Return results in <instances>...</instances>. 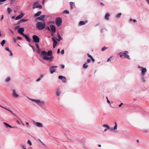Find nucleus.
<instances>
[{
	"instance_id": "28",
	"label": "nucleus",
	"mask_w": 149,
	"mask_h": 149,
	"mask_svg": "<svg viewBox=\"0 0 149 149\" xmlns=\"http://www.w3.org/2000/svg\"><path fill=\"white\" fill-rule=\"evenodd\" d=\"M87 63H86L85 64H84L83 65V68H87L88 67V65L87 64Z\"/></svg>"
},
{
	"instance_id": "34",
	"label": "nucleus",
	"mask_w": 149,
	"mask_h": 149,
	"mask_svg": "<svg viewBox=\"0 0 149 149\" xmlns=\"http://www.w3.org/2000/svg\"><path fill=\"white\" fill-rule=\"evenodd\" d=\"M70 5L71 8L72 9V6L74 4V3L72 2H70Z\"/></svg>"
},
{
	"instance_id": "64",
	"label": "nucleus",
	"mask_w": 149,
	"mask_h": 149,
	"mask_svg": "<svg viewBox=\"0 0 149 149\" xmlns=\"http://www.w3.org/2000/svg\"><path fill=\"white\" fill-rule=\"evenodd\" d=\"M133 22L135 23L137 22L136 20L135 19H134L133 20Z\"/></svg>"
},
{
	"instance_id": "44",
	"label": "nucleus",
	"mask_w": 149,
	"mask_h": 149,
	"mask_svg": "<svg viewBox=\"0 0 149 149\" xmlns=\"http://www.w3.org/2000/svg\"><path fill=\"white\" fill-rule=\"evenodd\" d=\"M91 61L90 59H88L87 60V62H86V63H89Z\"/></svg>"
},
{
	"instance_id": "5",
	"label": "nucleus",
	"mask_w": 149,
	"mask_h": 149,
	"mask_svg": "<svg viewBox=\"0 0 149 149\" xmlns=\"http://www.w3.org/2000/svg\"><path fill=\"white\" fill-rule=\"evenodd\" d=\"M41 56L42 57L43 59L50 62L52 61L54 58V57L53 56H52L50 57H48V56Z\"/></svg>"
},
{
	"instance_id": "47",
	"label": "nucleus",
	"mask_w": 149,
	"mask_h": 149,
	"mask_svg": "<svg viewBox=\"0 0 149 149\" xmlns=\"http://www.w3.org/2000/svg\"><path fill=\"white\" fill-rule=\"evenodd\" d=\"M64 53V49L62 50L61 51V54H63Z\"/></svg>"
},
{
	"instance_id": "38",
	"label": "nucleus",
	"mask_w": 149,
	"mask_h": 149,
	"mask_svg": "<svg viewBox=\"0 0 149 149\" xmlns=\"http://www.w3.org/2000/svg\"><path fill=\"white\" fill-rule=\"evenodd\" d=\"M5 49L6 51H8L9 52H10V51L8 47H6Z\"/></svg>"
},
{
	"instance_id": "27",
	"label": "nucleus",
	"mask_w": 149,
	"mask_h": 149,
	"mask_svg": "<svg viewBox=\"0 0 149 149\" xmlns=\"http://www.w3.org/2000/svg\"><path fill=\"white\" fill-rule=\"evenodd\" d=\"M10 77H8L5 79V81L6 82H8L10 81Z\"/></svg>"
},
{
	"instance_id": "2",
	"label": "nucleus",
	"mask_w": 149,
	"mask_h": 149,
	"mask_svg": "<svg viewBox=\"0 0 149 149\" xmlns=\"http://www.w3.org/2000/svg\"><path fill=\"white\" fill-rule=\"evenodd\" d=\"M45 27V22H38L36 24V27L39 30H41L44 29Z\"/></svg>"
},
{
	"instance_id": "3",
	"label": "nucleus",
	"mask_w": 149,
	"mask_h": 149,
	"mask_svg": "<svg viewBox=\"0 0 149 149\" xmlns=\"http://www.w3.org/2000/svg\"><path fill=\"white\" fill-rule=\"evenodd\" d=\"M41 56H52V51L49 50L47 52L45 51H43L41 52Z\"/></svg>"
},
{
	"instance_id": "8",
	"label": "nucleus",
	"mask_w": 149,
	"mask_h": 149,
	"mask_svg": "<svg viewBox=\"0 0 149 149\" xmlns=\"http://www.w3.org/2000/svg\"><path fill=\"white\" fill-rule=\"evenodd\" d=\"M18 32L23 36L25 34H24V29L23 28H20L18 29Z\"/></svg>"
},
{
	"instance_id": "41",
	"label": "nucleus",
	"mask_w": 149,
	"mask_h": 149,
	"mask_svg": "<svg viewBox=\"0 0 149 149\" xmlns=\"http://www.w3.org/2000/svg\"><path fill=\"white\" fill-rule=\"evenodd\" d=\"M37 103L38 105L41 106L43 105L44 103Z\"/></svg>"
},
{
	"instance_id": "52",
	"label": "nucleus",
	"mask_w": 149,
	"mask_h": 149,
	"mask_svg": "<svg viewBox=\"0 0 149 149\" xmlns=\"http://www.w3.org/2000/svg\"><path fill=\"white\" fill-rule=\"evenodd\" d=\"M87 55H88V56L89 57H90V58H92V57H92V56L91 55H90V54H88Z\"/></svg>"
},
{
	"instance_id": "24",
	"label": "nucleus",
	"mask_w": 149,
	"mask_h": 149,
	"mask_svg": "<svg viewBox=\"0 0 149 149\" xmlns=\"http://www.w3.org/2000/svg\"><path fill=\"white\" fill-rule=\"evenodd\" d=\"M41 13V11L38 12L37 13L35 14L34 16L36 17L39 16Z\"/></svg>"
},
{
	"instance_id": "32",
	"label": "nucleus",
	"mask_w": 149,
	"mask_h": 149,
	"mask_svg": "<svg viewBox=\"0 0 149 149\" xmlns=\"http://www.w3.org/2000/svg\"><path fill=\"white\" fill-rule=\"evenodd\" d=\"M119 55L120 57L121 58H122L123 56V52H122L119 53Z\"/></svg>"
},
{
	"instance_id": "29",
	"label": "nucleus",
	"mask_w": 149,
	"mask_h": 149,
	"mask_svg": "<svg viewBox=\"0 0 149 149\" xmlns=\"http://www.w3.org/2000/svg\"><path fill=\"white\" fill-rule=\"evenodd\" d=\"M6 40H3L1 43V45L2 46H3V45H4V44L6 43Z\"/></svg>"
},
{
	"instance_id": "22",
	"label": "nucleus",
	"mask_w": 149,
	"mask_h": 149,
	"mask_svg": "<svg viewBox=\"0 0 149 149\" xmlns=\"http://www.w3.org/2000/svg\"><path fill=\"white\" fill-rule=\"evenodd\" d=\"M43 76L44 75L43 74H41L40 75V77L36 80V81L37 82L39 81L43 77Z\"/></svg>"
},
{
	"instance_id": "54",
	"label": "nucleus",
	"mask_w": 149,
	"mask_h": 149,
	"mask_svg": "<svg viewBox=\"0 0 149 149\" xmlns=\"http://www.w3.org/2000/svg\"><path fill=\"white\" fill-rule=\"evenodd\" d=\"M13 40L15 42H16V39L15 38H13Z\"/></svg>"
},
{
	"instance_id": "61",
	"label": "nucleus",
	"mask_w": 149,
	"mask_h": 149,
	"mask_svg": "<svg viewBox=\"0 0 149 149\" xmlns=\"http://www.w3.org/2000/svg\"><path fill=\"white\" fill-rule=\"evenodd\" d=\"M123 104V103H120V104L119 105L118 107H121Z\"/></svg>"
},
{
	"instance_id": "56",
	"label": "nucleus",
	"mask_w": 149,
	"mask_h": 149,
	"mask_svg": "<svg viewBox=\"0 0 149 149\" xmlns=\"http://www.w3.org/2000/svg\"><path fill=\"white\" fill-rule=\"evenodd\" d=\"M36 45L37 48V49L39 48V47L38 45V44H36Z\"/></svg>"
},
{
	"instance_id": "21",
	"label": "nucleus",
	"mask_w": 149,
	"mask_h": 149,
	"mask_svg": "<svg viewBox=\"0 0 149 149\" xmlns=\"http://www.w3.org/2000/svg\"><path fill=\"white\" fill-rule=\"evenodd\" d=\"M110 16V14L109 13H107L105 16V19L106 20L109 19V17Z\"/></svg>"
},
{
	"instance_id": "35",
	"label": "nucleus",
	"mask_w": 149,
	"mask_h": 149,
	"mask_svg": "<svg viewBox=\"0 0 149 149\" xmlns=\"http://www.w3.org/2000/svg\"><path fill=\"white\" fill-rule=\"evenodd\" d=\"M107 48H108V47H104L102 48V51H104V50H105Z\"/></svg>"
},
{
	"instance_id": "20",
	"label": "nucleus",
	"mask_w": 149,
	"mask_h": 149,
	"mask_svg": "<svg viewBox=\"0 0 149 149\" xmlns=\"http://www.w3.org/2000/svg\"><path fill=\"white\" fill-rule=\"evenodd\" d=\"M87 22V21L85 22L83 21H81L79 22V26L83 25H85Z\"/></svg>"
},
{
	"instance_id": "45",
	"label": "nucleus",
	"mask_w": 149,
	"mask_h": 149,
	"mask_svg": "<svg viewBox=\"0 0 149 149\" xmlns=\"http://www.w3.org/2000/svg\"><path fill=\"white\" fill-rule=\"evenodd\" d=\"M3 124L5 125H6V126H8V125H9V124H8V123H5V122H4L3 123Z\"/></svg>"
},
{
	"instance_id": "46",
	"label": "nucleus",
	"mask_w": 149,
	"mask_h": 149,
	"mask_svg": "<svg viewBox=\"0 0 149 149\" xmlns=\"http://www.w3.org/2000/svg\"><path fill=\"white\" fill-rule=\"evenodd\" d=\"M8 127H9L10 128H13L15 127H12L11 125H9Z\"/></svg>"
},
{
	"instance_id": "63",
	"label": "nucleus",
	"mask_w": 149,
	"mask_h": 149,
	"mask_svg": "<svg viewBox=\"0 0 149 149\" xmlns=\"http://www.w3.org/2000/svg\"><path fill=\"white\" fill-rule=\"evenodd\" d=\"M61 66L62 68H64L65 67V66L64 65H62Z\"/></svg>"
},
{
	"instance_id": "25",
	"label": "nucleus",
	"mask_w": 149,
	"mask_h": 149,
	"mask_svg": "<svg viewBox=\"0 0 149 149\" xmlns=\"http://www.w3.org/2000/svg\"><path fill=\"white\" fill-rule=\"evenodd\" d=\"M45 17V15H41L40 17L38 18V19L40 20H42L44 17Z\"/></svg>"
},
{
	"instance_id": "6",
	"label": "nucleus",
	"mask_w": 149,
	"mask_h": 149,
	"mask_svg": "<svg viewBox=\"0 0 149 149\" xmlns=\"http://www.w3.org/2000/svg\"><path fill=\"white\" fill-rule=\"evenodd\" d=\"M32 38L34 42L36 43H38L40 41L39 38L36 35H34L32 36Z\"/></svg>"
},
{
	"instance_id": "62",
	"label": "nucleus",
	"mask_w": 149,
	"mask_h": 149,
	"mask_svg": "<svg viewBox=\"0 0 149 149\" xmlns=\"http://www.w3.org/2000/svg\"><path fill=\"white\" fill-rule=\"evenodd\" d=\"M133 20V19H131V18H130L129 19V22H131Z\"/></svg>"
},
{
	"instance_id": "9",
	"label": "nucleus",
	"mask_w": 149,
	"mask_h": 149,
	"mask_svg": "<svg viewBox=\"0 0 149 149\" xmlns=\"http://www.w3.org/2000/svg\"><path fill=\"white\" fill-rule=\"evenodd\" d=\"M38 2H36L34 3L33 8V9H34L36 8H39V9H41L42 8V6L41 5H39L37 6H36V5H37L38 4Z\"/></svg>"
},
{
	"instance_id": "19",
	"label": "nucleus",
	"mask_w": 149,
	"mask_h": 149,
	"mask_svg": "<svg viewBox=\"0 0 149 149\" xmlns=\"http://www.w3.org/2000/svg\"><path fill=\"white\" fill-rule=\"evenodd\" d=\"M29 20L28 19H21L18 22V24H19L20 23L26 22Z\"/></svg>"
},
{
	"instance_id": "51",
	"label": "nucleus",
	"mask_w": 149,
	"mask_h": 149,
	"mask_svg": "<svg viewBox=\"0 0 149 149\" xmlns=\"http://www.w3.org/2000/svg\"><path fill=\"white\" fill-rule=\"evenodd\" d=\"M31 47L32 48L34 51L35 52L36 51L34 47L33 46H31Z\"/></svg>"
},
{
	"instance_id": "7",
	"label": "nucleus",
	"mask_w": 149,
	"mask_h": 149,
	"mask_svg": "<svg viewBox=\"0 0 149 149\" xmlns=\"http://www.w3.org/2000/svg\"><path fill=\"white\" fill-rule=\"evenodd\" d=\"M12 92V95L14 97L18 98L19 97V95L17 93V92L15 89H13Z\"/></svg>"
},
{
	"instance_id": "17",
	"label": "nucleus",
	"mask_w": 149,
	"mask_h": 149,
	"mask_svg": "<svg viewBox=\"0 0 149 149\" xmlns=\"http://www.w3.org/2000/svg\"><path fill=\"white\" fill-rule=\"evenodd\" d=\"M61 91L59 89H57L56 91V96H59L61 95Z\"/></svg>"
},
{
	"instance_id": "37",
	"label": "nucleus",
	"mask_w": 149,
	"mask_h": 149,
	"mask_svg": "<svg viewBox=\"0 0 149 149\" xmlns=\"http://www.w3.org/2000/svg\"><path fill=\"white\" fill-rule=\"evenodd\" d=\"M117 124L116 123V122L115 123V125L114 127V130H115L116 129H117Z\"/></svg>"
},
{
	"instance_id": "31",
	"label": "nucleus",
	"mask_w": 149,
	"mask_h": 149,
	"mask_svg": "<svg viewBox=\"0 0 149 149\" xmlns=\"http://www.w3.org/2000/svg\"><path fill=\"white\" fill-rule=\"evenodd\" d=\"M7 11L9 13H10L12 11V10L10 8H7Z\"/></svg>"
},
{
	"instance_id": "42",
	"label": "nucleus",
	"mask_w": 149,
	"mask_h": 149,
	"mask_svg": "<svg viewBox=\"0 0 149 149\" xmlns=\"http://www.w3.org/2000/svg\"><path fill=\"white\" fill-rule=\"evenodd\" d=\"M21 147L23 149H26V147L24 145H22Z\"/></svg>"
},
{
	"instance_id": "60",
	"label": "nucleus",
	"mask_w": 149,
	"mask_h": 149,
	"mask_svg": "<svg viewBox=\"0 0 149 149\" xmlns=\"http://www.w3.org/2000/svg\"><path fill=\"white\" fill-rule=\"evenodd\" d=\"M6 0H0V2H3L6 1Z\"/></svg>"
},
{
	"instance_id": "13",
	"label": "nucleus",
	"mask_w": 149,
	"mask_h": 149,
	"mask_svg": "<svg viewBox=\"0 0 149 149\" xmlns=\"http://www.w3.org/2000/svg\"><path fill=\"white\" fill-rule=\"evenodd\" d=\"M24 13H21L20 14L17 16L15 18V20H17L19 19H20L23 17L24 16Z\"/></svg>"
},
{
	"instance_id": "59",
	"label": "nucleus",
	"mask_w": 149,
	"mask_h": 149,
	"mask_svg": "<svg viewBox=\"0 0 149 149\" xmlns=\"http://www.w3.org/2000/svg\"><path fill=\"white\" fill-rule=\"evenodd\" d=\"M57 45L56 44H53V48H55L56 47V46Z\"/></svg>"
},
{
	"instance_id": "11",
	"label": "nucleus",
	"mask_w": 149,
	"mask_h": 149,
	"mask_svg": "<svg viewBox=\"0 0 149 149\" xmlns=\"http://www.w3.org/2000/svg\"><path fill=\"white\" fill-rule=\"evenodd\" d=\"M128 52L127 51H125L123 52V54L125 58H128V59H130V56L128 54Z\"/></svg>"
},
{
	"instance_id": "53",
	"label": "nucleus",
	"mask_w": 149,
	"mask_h": 149,
	"mask_svg": "<svg viewBox=\"0 0 149 149\" xmlns=\"http://www.w3.org/2000/svg\"><path fill=\"white\" fill-rule=\"evenodd\" d=\"M106 99H107V102H110V101L108 99V97H106Z\"/></svg>"
},
{
	"instance_id": "33",
	"label": "nucleus",
	"mask_w": 149,
	"mask_h": 149,
	"mask_svg": "<svg viewBox=\"0 0 149 149\" xmlns=\"http://www.w3.org/2000/svg\"><path fill=\"white\" fill-rule=\"evenodd\" d=\"M103 127H107V129H109L110 128V127H109V126L107 125H103Z\"/></svg>"
},
{
	"instance_id": "15",
	"label": "nucleus",
	"mask_w": 149,
	"mask_h": 149,
	"mask_svg": "<svg viewBox=\"0 0 149 149\" xmlns=\"http://www.w3.org/2000/svg\"><path fill=\"white\" fill-rule=\"evenodd\" d=\"M50 27L53 33H55L56 31V28L55 26L53 25H51Z\"/></svg>"
},
{
	"instance_id": "1",
	"label": "nucleus",
	"mask_w": 149,
	"mask_h": 149,
	"mask_svg": "<svg viewBox=\"0 0 149 149\" xmlns=\"http://www.w3.org/2000/svg\"><path fill=\"white\" fill-rule=\"evenodd\" d=\"M138 68L141 69L140 70V71H141L140 77L142 82L145 83L146 81L145 75L147 71V69L146 68L140 66H139Z\"/></svg>"
},
{
	"instance_id": "40",
	"label": "nucleus",
	"mask_w": 149,
	"mask_h": 149,
	"mask_svg": "<svg viewBox=\"0 0 149 149\" xmlns=\"http://www.w3.org/2000/svg\"><path fill=\"white\" fill-rule=\"evenodd\" d=\"M11 3H13L15 2L16 0H10Z\"/></svg>"
},
{
	"instance_id": "18",
	"label": "nucleus",
	"mask_w": 149,
	"mask_h": 149,
	"mask_svg": "<svg viewBox=\"0 0 149 149\" xmlns=\"http://www.w3.org/2000/svg\"><path fill=\"white\" fill-rule=\"evenodd\" d=\"M29 99H30L32 102H43L40 100H35L30 99L29 98Z\"/></svg>"
},
{
	"instance_id": "49",
	"label": "nucleus",
	"mask_w": 149,
	"mask_h": 149,
	"mask_svg": "<svg viewBox=\"0 0 149 149\" xmlns=\"http://www.w3.org/2000/svg\"><path fill=\"white\" fill-rule=\"evenodd\" d=\"M4 18V15H2L1 16V21Z\"/></svg>"
},
{
	"instance_id": "50",
	"label": "nucleus",
	"mask_w": 149,
	"mask_h": 149,
	"mask_svg": "<svg viewBox=\"0 0 149 149\" xmlns=\"http://www.w3.org/2000/svg\"><path fill=\"white\" fill-rule=\"evenodd\" d=\"M40 52V48H39L38 49V50L37 51V53H39Z\"/></svg>"
},
{
	"instance_id": "57",
	"label": "nucleus",
	"mask_w": 149,
	"mask_h": 149,
	"mask_svg": "<svg viewBox=\"0 0 149 149\" xmlns=\"http://www.w3.org/2000/svg\"><path fill=\"white\" fill-rule=\"evenodd\" d=\"M57 53L58 54L60 53V49H58L57 50Z\"/></svg>"
},
{
	"instance_id": "48",
	"label": "nucleus",
	"mask_w": 149,
	"mask_h": 149,
	"mask_svg": "<svg viewBox=\"0 0 149 149\" xmlns=\"http://www.w3.org/2000/svg\"><path fill=\"white\" fill-rule=\"evenodd\" d=\"M10 53V56H12L13 55V54L11 52V51H10V52H9Z\"/></svg>"
},
{
	"instance_id": "14",
	"label": "nucleus",
	"mask_w": 149,
	"mask_h": 149,
	"mask_svg": "<svg viewBox=\"0 0 149 149\" xmlns=\"http://www.w3.org/2000/svg\"><path fill=\"white\" fill-rule=\"evenodd\" d=\"M34 124L36 126L38 127H43L42 124L40 123L34 122Z\"/></svg>"
},
{
	"instance_id": "30",
	"label": "nucleus",
	"mask_w": 149,
	"mask_h": 149,
	"mask_svg": "<svg viewBox=\"0 0 149 149\" xmlns=\"http://www.w3.org/2000/svg\"><path fill=\"white\" fill-rule=\"evenodd\" d=\"M121 15L122 14L121 13H119L116 15V17L117 18H119L120 17Z\"/></svg>"
},
{
	"instance_id": "43",
	"label": "nucleus",
	"mask_w": 149,
	"mask_h": 149,
	"mask_svg": "<svg viewBox=\"0 0 149 149\" xmlns=\"http://www.w3.org/2000/svg\"><path fill=\"white\" fill-rule=\"evenodd\" d=\"M112 57L111 56V57H110L107 60V62H109L110 61V60Z\"/></svg>"
},
{
	"instance_id": "16",
	"label": "nucleus",
	"mask_w": 149,
	"mask_h": 149,
	"mask_svg": "<svg viewBox=\"0 0 149 149\" xmlns=\"http://www.w3.org/2000/svg\"><path fill=\"white\" fill-rule=\"evenodd\" d=\"M52 39L53 42V44H57L58 42L56 41V40H57V39L56 37L54 36H53V37L52 38Z\"/></svg>"
},
{
	"instance_id": "23",
	"label": "nucleus",
	"mask_w": 149,
	"mask_h": 149,
	"mask_svg": "<svg viewBox=\"0 0 149 149\" xmlns=\"http://www.w3.org/2000/svg\"><path fill=\"white\" fill-rule=\"evenodd\" d=\"M23 36L25 37L26 40L29 42H30L31 40L27 36L26 34Z\"/></svg>"
},
{
	"instance_id": "36",
	"label": "nucleus",
	"mask_w": 149,
	"mask_h": 149,
	"mask_svg": "<svg viewBox=\"0 0 149 149\" xmlns=\"http://www.w3.org/2000/svg\"><path fill=\"white\" fill-rule=\"evenodd\" d=\"M27 143L29 144L30 146H31L32 144V143H31V141L29 140H28L27 141Z\"/></svg>"
},
{
	"instance_id": "26",
	"label": "nucleus",
	"mask_w": 149,
	"mask_h": 149,
	"mask_svg": "<svg viewBox=\"0 0 149 149\" xmlns=\"http://www.w3.org/2000/svg\"><path fill=\"white\" fill-rule=\"evenodd\" d=\"M58 39H57V40L58 41H59L61 40H62L63 38L61 37V36H60L59 34H58Z\"/></svg>"
},
{
	"instance_id": "10",
	"label": "nucleus",
	"mask_w": 149,
	"mask_h": 149,
	"mask_svg": "<svg viewBox=\"0 0 149 149\" xmlns=\"http://www.w3.org/2000/svg\"><path fill=\"white\" fill-rule=\"evenodd\" d=\"M57 66H52L50 67V72L51 74H53L56 71V69L54 68H58Z\"/></svg>"
},
{
	"instance_id": "55",
	"label": "nucleus",
	"mask_w": 149,
	"mask_h": 149,
	"mask_svg": "<svg viewBox=\"0 0 149 149\" xmlns=\"http://www.w3.org/2000/svg\"><path fill=\"white\" fill-rule=\"evenodd\" d=\"M91 59V60L92 61H93V62H94L95 61V60H94V59H93V57H92V58Z\"/></svg>"
},
{
	"instance_id": "4",
	"label": "nucleus",
	"mask_w": 149,
	"mask_h": 149,
	"mask_svg": "<svg viewBox=\"0 0 149 149\" xmlns=\"http://www.w3.org/2000/svg\"><path fill=\"white\" fill-rule=\"evenodd\" d=\"M62 22V19L61 17H57L56 19L55 23L58 26H60Z\"/></svg>"
},
{
	"instance_id": "12",
	"label": "nucleus",
	"mask_w": 149,
	"mask_h": 149,
	"mask_svg": "<svg viewBox=\"0 0 149 149\" xmlns=\"http://www.w3.org/2000/svg\"><path fill=\"white\" fill-rule=\"evenodd\" d=\"M58 78L60 79L61 80L62 82L64 83L66 82V79L65 77L60 75L58 77Z\"/></svg>"
},
{
	"instance_id": "39",
	"label": "nucleus",
	"mask_w": 149,
	"mask_h": 149,
	"mask_svg": "<svg viewBox=\"0 0 149 149\" xmlns=\"http://www.w3.org/2000/svg\"><path fill=\"white\" fill-rule=\"evenodd\" d=\"M64 13H66L67 14H68L69 13V12L68 11H67V10H64Z\"/></svg>"
},
{
	"instance_id": "58",
	"label": "nucleus",
	"mask_w": 149,
	"mask_h": 149,
	"mask_svg": "<svg viewBox=\"0 0 149 149\" xmlns=\"http://www.w3.org/2000/svg\"><path fill=\"white\" fill-rule=\"evenodd\" d=\"M17 38L19 40H21L22 39L19 36H18Z\"/></svg>"
}]
</instances>
